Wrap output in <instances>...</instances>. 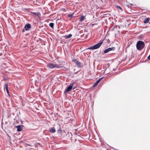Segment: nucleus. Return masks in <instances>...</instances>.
Returning <instances> with one entry per match:
<instances>
[{
	"label": "nucleus",
	"mask_w": 150,
	"mask_h": 150,
	"mask_svg": "<svg viewBox=\"0 0 150 150\" xmlns=\"http://www.w3.org/2000/svg\"><path fill=\"white\" fill-rule=\"evenodd\" d=\"M144 46L145 44L142 41H139L137 42L136 44V47L138 50H142L144 48Z\"/></svg>",
	"instance_id": "f257e3e1"
},
{
	"label": "nucleus",
	"mask_w": 150,
	"mask_h": 150,
	"mask_svg": "<svg viewBox=\"0 0 150 150\" xmlns=\"http://www.w3.org/2000/svg\"><path fill=\"white\" fill-rule=\"evenodd\" d=\"M103 41H101L99 43L97 44L92 47H90L88 48V49L90 50H93L99 48L103 44Z\"/></svg>",
	"instance_id": "f03ea898"
},
{
	"label": "nucleus",
	"mask_w": 150,
	"mask_h": 150,
	"mask_svg": "<svg viewBox=\"0 0 150 150\" xmlns=\"http://www.w3.org/2000/svg\"><path fill=\"white\" fill-rule=\"evenodd\" d=\"M47 67L51 69H53L54 68H59L60 67L59 65L57 64H53L51 63H50L47 65Z\"/></svg>",
	"instance_id": "7ed1b4c3"
},
{
	"label": "nucleus",
	"mask_w": 150,
	"mask_h": 150,
	"mask_svg": "<svg viewBox=\"0 0 150 150\" xmlns=\"http://www.w3.org/2000/svg\"><path fill=\"white\" fill-rule=\"evenodd\" d=\"M31 28V26L30 24H26L24 26V28L23 29L22 32H24L25 30H29V29Z\"/></svg>",
	"instance_id": "20e7f679"
},
{
	"label": "nucleus",
	"mask_w": 150,
	"mask_h": 150,
	"mask_svg": "<svg viewBox=\"0 0 150 150\" xmlns=\"http://www.w3.org/2000/svg\"><path fill=\"white\" fill-rule=\"evenodd\" d=\"M115 47H110L108 48V49L105 50L103 52L104 53H106L109 52V51L115 50Z\"/></svg>",
	"instance_id": "39448f33"
},
{
	"label": "nucleus",
	"mask_w": 150,
	"mask_h": 150,
	"mask_svg": "<svg viewBox=\"0 0 150 150\" xmlns=\"http://www.w3.org/2000/svg\"><path fill=\"white\" fill-rule=\"evenodd\" d=\"M74 83H71L69 86L66 88L65 91V92H68L70 91L71 89L72 88L73 85L74 84Z\"/></svg>",
	"instance_id": "423d86ee"
},
{
	"label": "nucleus",
	"mask_w": 150,
	"mask_h": 150,
	"mask_svg": "<svg viewBox=\"0 0 150 150\" xmlns=\"http://www.w3.org/2000/svg\"><path fill=\"white\" fill-rule=\"evenodd\" d=\"M74 62L76 64L78 67H81L80 62L77 60L76 59L74 60Z\"/></svg>",
	"instance_id": "0eeeda50"
},
{
	"label": "nucleus",
	"mask_w": 150,
	"mask_h": 150,
	"mask_svg": "<svg viewBox=\"0 0 150 150\" xmlns=\"http://www.w3.org/2000/svg\"><path fill=\"white\" fill-rule=\"evenodd\" d=\"M17 129V131L18 132L21 131L23 129L22 126L21 125H18L16 126Z\"/></svg>",
	"instance_id": "6e6552de"
},
{
	"label": "nucleus",
	"mask_w": 150,
	"mask_h": 150,
	"mask_svg": "<svg viewBox=\"0 0 150 150\" xmlns=\"http://www.w3.org/2000/svg\"><path fill=\"white\" fill-rule=\"evenodd\" d=\"M103 78H101L99 79L93 85V86L95 87L97 86L99 83L100 81Z\"/></svg>",
	"instance_id": "1a4fd4ad"
},
{
	"label": "nucleus",
	"mask_w": 150,
	"mask_h": 150,
	"mask_svg": "<svg viewBox=\"0 0 150 150\" xmlns=\"http://www.w3.org/2000/svg\"><path fill=\"white\" fill-rule=\"evenodd\" d=\"M85 18V17L84 16L82 15L81 16V17L80 18L79 20L80 21L82 22L84 20Z\"/></svg>",
	"instance_id": "9d476101"
},
{
	"label": "nucleus",
	"mask_w": 150,
	"mask_h": 150,
	"mask_svg": "<svg viewBox=\"0 0 150 150\" xmlns=\"http://www.w3.org/2000/svg\"><path fill=\"white\" fill-rule=\"evenodd\" d=\"M149 20V18H145L144 21V22L145 23H148Z\"/></svg>",
	"instance_id": "9b49d317"
},
{
	"label": "nucleus",
	"mask_w": 150,
	"mask_h": 150,
	"mask_svg": "<svg viewBox=\"0 0 150 150\" xmlns=\"http://www.w3.org/2000/svg\"><path fill=\"white\" fill-rule=\"evenodd\" d=\"M118 28H120L119 27H118L117 25H115L113 28L112 29V31H115L116 30L118 29Z\"/></svg>",
	"instance_id": "f8f14e48"
},
{
	"label": "nucleus",
	"mask_w": 150,
	"mask_h": 150,
	"mask_svg": "<svg viewBox=\"0 0 150 150\" xmlns=\"http://www.w3.org/2000/svg\"><path fill=\"white\" fill-rule=\"evenodd\" d=\"M32 13L33 14L37 16L38 17H39L40 16V13H35V12H32Z\"/></svg>",
	"instance_id": "ddd939ff"
},
{
	"label": "nucleus",
	"mask_w": 150,
	"mask_h": 150,
	"mask_svg": "<svg viewBox=\"0 0 150 150\" xmlns=\"http://www.w3.org/2000/svg\"><path fill=\"white\" fill-rule=\"evenodd\" d=\"M5 88L6 89V90H8V85L7 83H5L4 86V89H5Z\"/></svg>",
	"instance_id": "4468645a"
},
{
	"label": "nucleus",
	"mask_w": 150,
	"mask_h": 150,
	"mask_svg": "<svg viewBox=\"0 0 150 150\" xmlns=\"http://www.w3.org/2000/svg\"><path fill=\"white\" fill-rule=\"evenodd\" d=\"M50 132L51 133H54L56 132V130L54 129L51 128L50 129Z\"/></svg>",
	"instance_id": "2eb2a0df"
},
{
	"label": "nucleus",
	"mask_w": 150,
	"mask_h": 150,
	"mask_svg": "<svg viewBox=\"0 0 150 150\" xmlns=\"http://www.w3.org/2000/svg\"><path fill=\"white\" fill-rule=\"evenodd\" d=\"M72 36V35L70 34L68 35H66L65 36V37L66 39H68L69 38H70Z\"/></svg>",
	"instance_id": "dca6fc26"
},
{
	"label": "nucleus",
	"mask_w": 150,
	"mask_h": 150,
	"mask_svg": "<svg viewBox=\"0 0 150 150\" xmlns=\"http://www.w3.org/2000/svg\"><path fill=\"white\" fill-rule=\"evenodd\" d=\"M49 26L52 28H54V23H51L49 24Z\"/></svg>",
	"instance_id": "f3484780"
},
{
	"label": "nucleus",
	"mask_w": 150,
	"mask_h": 150,
	"mask_svg": "<svg viewBox=\"0 0 150 150\" xmlns=\"http://www.w3.org/2000/svg\"><path fill=\"white\" fill-rule=\"evenodd\" d=\"M73 14H74V13L70 14H68V16L70 18H71L73 17Z\"/></svg>",
	"instance_id": "a211bd4d"
},
{
	"label": "nucleus",
	"mask_w": 150,
	"mask_h": 150,
	"mask_svg": "<svg viewBox=\"0 0 150 150\" xmlns=\"http://www.w3.org/2000/svg\"><path fill=\"white\" fill-rule=\"evenodd\" d=\"M6 92H7V93L8 96H10L8 90H6Z\"/></svg>",
	"instance_id": "6ab92c4d"
},
{
	"label": "nucleus",
	"mask_w": 150,
	"mask_h": 150,
	"mask_svg": "<svg viewBox=\"0 0 150 150\" xmlns=\"http://www.w3.org/2000/svg\"><path fill=\"white\" fill-rule=\"evenodd\" d=\"M117 8H119L122 11V8H121L120 6H117Z\"/></svg>",
	"instance_id": "aec40b11"
},
{
	"label": "nucleus",
	"mask_w": 150,
	"mask_h": 150,
	"mask_svg": "<svg viewBox=\"0 0 150 150\" xmlns=\"http://www.w3.org/2000/svg\"><path fill=\"white\" fill-rule=\"evenodd\" d=\"M25 145H28V146H32L29 144H25Z\"/></svg>",
	"instance_id": "412c9836"
},
{
	"label": "nucleus",
	"mask_w": 150,
	"mask_h": 150,
	"mask_svg": "<svg viewBox=\"0 0 150 150\" xmlns=\"http://www.w3.org/2000/svg\"><path fill=\"white\" fill-rule=\"evenodd\" d=\"M147 58L149 59L150 60V54L148 57Z\"/></svg>",
	"instance_id": "4be33fe9"
}]
</instances>
